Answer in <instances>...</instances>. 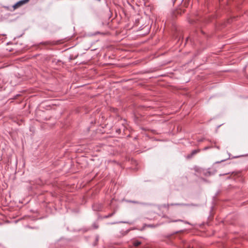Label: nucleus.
<instances>
[{"instance_id":"1","label":"nucleus","mask_w":248,"mask_h":248,"mask_svg":"<svg viewBox=\"0 0 248 248\" xmlns=\"http://www.w3.org/2000/svg\"><path fill=\"white\" fill-rule=\"evenodd\" d=\"M29 0H21L18 1L13 6V9L15 10L21 7L23 5L27 3L29 1Z\"/></svg>"},{"instance_id":"2","label":"nucleus","mask_w":248,"mask_h":248,"mask_svg":"<svg viewBox=\"0 0 248 248\" xmlns=\"http://www.w3.org/2000/svg\"><path fill=\"white\" fill-rule=\"evenodd\" d=\"M181 205V204H180V203H171V204H165L164 207L169 208L170 206Z\"/></svg>"},{"instance_id":"3","label":"nucleus","mask_w":248,"mask_h":248,"mask_svg":"<svg viewBox=\"0 0 248 248\" xmlns=\"http://www.w3.org/2000/svg\"><path fill=\"white\" fill-rule=\"evenodd\" d=\"M200 151V150L198 149V150H193L191 153V155H190V157L192 156L193 155H194L196 154L197 153H199V152Z\"/></svg>"},{"instance_id":"4","label":"nucleus","mask_w":248,"mask_h":248,"mask_svg":"<svg viewBox=\"0 0 248 248\" xmlns=\"http://www.w3.org/2000/svg\"><path fill=\"white\" fill-rule=\"evenodd\" d=\"M141 244V242L139 241H135L133 243V245L135 247L139 246Z\"/></svg>"}]
</instances>
